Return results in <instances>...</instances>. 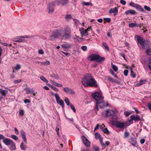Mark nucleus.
Wrapping results in <instances>:
<instances>
[{
    "label": "nucleus",
    "mask_w": 151,
    "mask_h": 151,
    "mask_svg": "<svg viewBox=\"0 0 151 151\" xmlns=\"http://www.w3.org/2000/svg\"><path fill=\"white\" fill-rule=\"evenodd\" d=\"M82 83L83 86L85 87L90 86L97 87H98L96 81L91 74H86L84 78L82 79Z\"/></svg>",
    "instance_id": "1"
},
{
    "label": "nucleus",
    "mask_w": 151,
    "mask_h": 151,
    "mask_svg": "<svg viewBox=\"0 0 151 151\" xmlns=\"http://www.w3.org/2000/svg\"><path fill=\"white\" fill-rule=\"evenodd\" d=\"M71 36V29L69 27L66 26L63 29L61 30V39L68 40L70 38Z\"/></svg>",
    "instance_id": "2"
},
{
    "label": "nucleus",
    "mask_w": 151,
    "mask_h": 151,
    "mask_svg": "<svg viewBox=\"0 0 151 151\" xmlns=\"http://www.w3.org/2000/svg\"><path fill=\"white\" fill-rule=\"evenodd\" d=\"M137 40L143 48L146 49L150 47V42L149 40H144L143 38L141 37H137Z\"/></svg>",
    "instance_id": "3"
},
{
    "label": "nucleus",
    "mask_w": 151,
    "mask_h": 151,
    "mask_svg": "<svg viewBox=\"0 0 151 151\" xmlns=\"http://www.w3.org/2000/svg\"><path fill=\"white\" fill-rule=\"evenodd\" d=\"M88 59L90 61L95 60L97 62H101L105 60V58L104 57H101L99 55L93 54L88 57Z\"/></svg>",
    "instance_id": "4"
},
{
    "label": "nucleus",
    "mask_w": 151,
    "mask_h": 151,
    "mask_svg": "<svg viewBox=\"0 0 151 151\" xmlns=\"http://www.w3.org/2000/svg\"><path fill=\"white\" fill-rule=\"evenodd\" d=\"M112 122L111 124L117 128L123 129L126 128L127 126V124L125 122H123L121 121H112Z\"/></svg>",
    "instance_id": "5"
},
{
    "label": "nucleus",
    "mask_w": 151,
    "mask_h": 151,
    "mask_svg": "<svg viewBox=\"0 0 151 151\" xmlns=\"http://www.w3.org/2000/svg\"><path fill=\"white\" fill-rule=\"evenodd\" d=\"M92 96L93 98L98 102V101L103 100V97L102 96L101 94L98 91H96L93 93Z\"/></svg>",
    "instance_id": "6"
},
{
    "label": "nucleus",
    "mask_w": 151,
    "mask_h": 151,
    "mask_svg": "<svg viewBox=\"0 0 151 151\" xmlns=\"http://www.w3.org/2000/svg\"><path fill=\"white\" fill-rule=\"evenodd\" d=\"M106 106L105 102L103 100H101L100 101H98L97 102L96 105L95 107V111L96 114H97V111L98 110V107L99 106L101 108H103Z\"/></svg>",
    "instance_id": "7"
},
{
    "label": "nucleus",
    "mask_w": 151,
    "mask_h": 151,
    "mask_svg": "<svg viewBox=\"0 0 151 151\" xmlns=\"http://www.w3.org/2000/svg\"><path fill=\"white\" fill-rule=\"evenodd\" d=\"M55 98L56 99V102L58 104H60L63 107H64V102L63 101L60 99V98L58 93H56L55 94Z\"/></svg>",
    "instance_id": "8"
},
{
    "label": "nucleus",
    "mask_w": 151,
    "mask_h": 151,
    "mask_svg": "<svg viewBox=\"0 0 151 151\" xmlns=\"http://www.w3.org/2000/svg\"><path fill=\"white\" fill-rule=\"evenodd\" d=\"M30 37V36H27V35H24L23 36H21L15 39V41L17 42H22L25 41L24 38H29Z\"/></svg>",
    "instance_id": "9"
},
{
    "label": "nucleus",
    "mask_w": 151,
    "mask_h": 151,
    "mask_svg": "<svg viewBox=\"0 0 151 151\" xmlns=\"http://www.w3.org/2000/svg\"><path fill=\"white\" fill-rule=\"evenodd\" d=\"M56 4L55 2H52L49 4L48 5V12L50 14L52 13L54 11V6Z\"/></svg>",
    "instance_id": "10"
},
{
    "label": "nucleus",
    "mask_w": 151,
    "mask_h": 151,
    "mask_svg": "<svg viewBox=\"0 0 151 151\" xmlns=\"http://www.w3.org/2000/svg\"><path fill=\"white\" fill-rule=\"evenodd\" d=\"M68 2V0H56L55 3L57 4V5L60 6L61 4L64 6Z\"/></svg>",
    "instance_id": "11"
},
{
    "label": "nucleus",
    "mask_w": 151,
    "mask_h": 151,
    "mask_svg": "<svg viewBox=\"0 0 151 151\" xmlns=\"http://www.w3.org/2000/svg\"><path fill=\"white\" fill-rule=\"evenodd\" d=\"M82 138L83 142L85 146L87 147H89L91 145L90 142L88 140V139L84 136L82 137Z\"/></svg>",
    "instance_id": "12"
},
{
    "label": "nucleus",
    "mask_w": 151,
    "mask_h": 151,
    "mask_svg": "<svg viewBox=\"0 0 151 151\" xmlns=\"http://www.w3.org/2000/svg\"><path fill=\"white\" fill-rule=\"evenodd\" d=\"M131 119L129 120L130 122L133 120L134 121H139L140 120V116L138 115H136L135 116L132 115L130 116Z\"/></svg>",
    "instance_id": "13"
},
{
    "label": "nucleus",
    "mask_w": 151,
    "mask_h": 151,
    "mask_svg": "<svg viewBox=\"0 0 151 151\" xmlns=\"http://www.w3.org/2000/svg\"><path fill=\"white\" fill-rule=\"evenodd\" d=\"M63 91L69 94H73L75 93V92L73 90L68 87L64 88H63Z\"/></svg>",
    "instance_id": "14"
},
{
    "label": "nucleus",
    "mask_w": 151,
    "mask_h": 151,
    "mask_svg": "<svg viewBox=\"0 0 151 151\" xmlns=\"http://www.w3.org/2000/svg\"><path fill=\"white\" fill-rule=\"evenodd\" d=\"M53 35L55 38H57L59 37L60 38L61 30H56L53 33Z\"/></svg>",
    "instance_id": "15"
},
{
    "label": "nucleus",
    "mask_w": 151,
    "mask_h": 151,
    "mask_svg": "<svg viewBox=\"0 0 151 151\" xmlns=\"http://www.w3.org/2000/svg\"><path fill=\"white\" fill-rule=\"evenodd\" d=\"M114 111L113 110H108L106 111V117L112 116L114 114Z\"/></svg>",
    "instance_id": "16"
},
{
    "label": "nucleus",
    "mask_w": 151,
    "mask_h": 151,
    "mask_svg": "<svg viewBox=\"0 0 151 151\" xmlns=\"http://www.w3.org/2000/svg\"><path fill=\"white\" fill-rule=\"evenodd\" d=\"M118 9L117 7H115L114 8H111L109 10V13H113L114 15H116L118 13Z\"/></svg>",
    "instance_id": "17"
},
{
    "label": "nucleus",
    "mask_w": 151,
    "mask_h": 151,
    "mask_svg": "<svg viewBox=\"0 0 151 151\" xmlns=\"http://www.w3.org/2000/svg\"><path fill=\"white\" fill-rule=\"evenodd\" d=\"M130 142L133 146L136 147L138 146L137 143L135 138H131L130 139Z\"/></svg>",
    "instance_id": "18"
},
{
    "label": "nucleus",
    "mask_w": 151,
    "mask_h": 151,
    "mask_svg": "<svg viewBox=\"0 0 151 151\" xmlns=\"http://www.w3.org/2000/svg\"><path fill=\"white\" fill-rule=\"evenodd\" d=\"M21 135L22 136V138H23L24 142H25V143L26 144L27 143V139L26 137V135L25 134V133L24 132V131L23 130H21Z\"/></svg>",
    "instance_id": "19"
},
{
    "label": "nucleus",
    "mask_w": 151,
    "mask_h": 151,
    "mask_svg": "<svg viewBox=\"0 0 151 151\" xmlns=\"http://www.w3.org/2000/svg\"><path fill=\"white\" fill-rule=\"evenodd\" d=\"M12 141L10 139L6 138H4L3 140V142L6 145H9Z\"/></svg>",
    "instance_id": "20"
},
{
    "label": "nucleus",
    "mask_w": 151,
    "mask_h": 151,
    "mask_svg": "<svg viewBox=\"0 0 151 151\" xmlns=\"http://www.w3.org/2000/svg\"><path fill=\"white\" fill-rule=\"evenodd\" d=\"M9 145V148L11 150H14L16 149L15 143L13 141Z\"/></svg>",
    "instance_id": "21"
},
{
    "label": "nucleus",
    "mask_w": 151,
    "mask_h": 151,
    "mask_svg": "<svg viewBox=\"0 0 151 151\" xmlns=\"http://www.w3.org/2000/svg\"><path fill=\"white\" fill-rule=\"evenodd\" d=\"M79 31L81 34V37H83V36L86 35H87V32L86 31V29H85L83 28H82L79 29Z\"/></svg>",
    "instance_id": "22"
},
{
    "label": "nucleus",
    "mask_w": 151,
    "mask_h": 151,
    "mask_svg": "<svg viewBox=\"0 0 151 151\" xmlns=\"http://www.w3.org/2000/svg\"><path fill=\"white\" fill-rule=\"evenodd\" d=\"M61 46L63 48H69L70 47V45L67 42H65L63 44L61 45Z\"/></svg>",
    "instance_id": "23"
},
{
    "label": "nucleus",
    "mask_w": 151,
    "mask_h": 151,
    "mask_svg": "<svg viewBox=\"0 0 151 151\" xmlns=\"http://www.w3.org/2000/svg\"><path fill=\"white\" fill-rule=\"evenodd\" d=\"M136 13L135 11L132 9H130L126 11L125 12V14L127 15L129 14H134Z\"/></svg>",
    "instance_id": "24"
},
{
    "label": "nucleus",
    "mask_w": 151,
    "mask_h": 151,
    "mask_svg": "<svg viewBox=\"0 0 151 151\" xmlns=\"http://www.w3.org/2000/svg\"><path fill=\"white\" fill-rule=\"evenodd\" d=\"M26 93L27 94H29L30 93H32L33 95L35 96V93H34V92L33 90L32 89H30L29 88H26Z\"/></svg>",
    "instance_id": "25"
},
{
    "label": "nucleus",
    "mask_w": 151,
    "mask_h": 151,
    "mask_svg": "<svg viewBox=\"0 0 151 151\" xmlns=\"http://www.w3.org/2000/svg\"><path fill=\"white\" fill-rule=\"evenodd\" d=\"M112 116L111 120H110V122L111 124L112 123V121H116V120L118 119V116L115 114V113Z\"/></svg>",
    "instance_id": "26"
},
{
    "label": "nucleus",
    "mask_w": 151,
    "mask_h": 151,
    "mask_svg": "<svg viewBox=\"0 0 151 151\" xmlns=\"http://www.w3.org/2000/svg\"><path fill=\"white\" fill-rule=\"evenodd\" d=\"M135 8H136L138 11L141 12H145L144 9L142 7V6L138 4H137Z\"/></svg>",
    "instance_id": "27"
},
{
    "label": "nucleus",
    "mask_w": 151,
    "mask_h": 151,
    "mask_svg": "<svg viewBox=\"0 0 151 151\" xmlns=\"http://www.w3.org/2000/svg\"><path fill=\"white\" fill-rule=\"evenodd\" d=\"M20 147L21 150H26L27 147L26 145H25L23 142H22L20 145Z\"/></svg>",
    "instance_id": "28"
},
{
    "label": "nucleus",
    "mask_w": 151,
    "mask_h": 151,
    "mask_svg": "<svg viewBox=\"0 0 151 151\" xmlns=\"http://www.w3.org/2000/svg\"><path fill=\"white\" fill-rule=\"evenodd\" d=\"M129 26L130 27H138L139 25L138 24L136 23H130L129 24Z\"/></svg>",
    "instance_id": "29"
},
{
    "label": "nucleus",
    "mask_w": 151,
    "mask_h": 151,
    "mask_svg": "<svg viewBox=\"0 0 151 151\" xmlns=\"http://www.w3.org/2000/svg\"><path fill=\"white\" fill-rule=\"evenodd\" d=\"M146 81L143 80H140L139 81V82L136 85V86H140L145 84V83Z\"/></svg>",
    "instance_id": "30"
},
{
    "label": "nucleus",
    "mask_w": 151,
    "mask_h": 151,
    "mask_svg": "<svg viewBox=\"0 0 151 151\" xmlns=\"http://www.w3.org/2000/svg\"><path fill=\"white\" fill-rule=\"evenodd\" d=\"M40 79L46 83L48 82V80L44 76H41L40 77Z\"/></svg>",
    "instance_id": "31"
},
{
    "label": "nucleus",
    "mask_w": 151,
    "mask_h": 151,
    "mask_svg": "<svg viewBox=\"0 0 151 151\" xmlns=\"http://www.w3.org/2000/svg\"><path fill=\"white\" fill-rule=\"evenodd\" d=\"M8 91L6 90H1V93L3 96H6V93L8 92Z\"/></svg>",
    "instance_id": "32"
},
{
    "label": "nucleus",
    "mask_w": 151,
    "mask_h": 151,
    "mask_svg": "<svg viewBox=\"0 0 151 151\" xmlns=\"http://www.w3.org/2000/svg\"><path fill=\"white\" fill-rule=\"evenodd\" d=\"M64 101L65 103L66 104L67 106H69L70 105V104L68 99L67 98H65V99Z\"/></svg>",
    "instance_id": "33"
},
{
    "label": "nucleus",
    "mask_w": 151,
    "mask_h": 151,
    "mask_svg": "<svg viewBox=\"0 0 151 151\" xmlns=\"http://www.w3.org/2000/svg\"><path fill=\"white\" fill-rule=\"evenodd\" d=\"M112 67L114 70L115 72H117L118 70V68L115 65L112 64Z\"/></svg>",
    "instance_id": "34"
},
{
    "label": "nucleus",
    "mask_w": 151,
    "mask_h": 151,
    "mask_svg": "<svg viewBox=\"0 0 151 151\" xmlns=\"http://www.w3.org/2000/svg\"><path fill=\"white\" fill-rule=\"evenodd\" d=\"M129 134V132H125L124 133V138H126L128 137Z\"/></svg>",
    "instance_id": "35"
},
{
    "label": "nucleus",
    "mask_w": 151,
    "mask_h": 151,
    "mask_svg": "<svg viewBox=\"0 0 151 151\" xmlns=\"http://www.w3.org/2000/svg\"><path fill=\"white\" fill-rule=\"evenodd\" d=\"M99 140L100 141V143L101 145L102 146H105V145H104V143L103 142V139L102 137H100L99 138Z\"/></svg>",
    "instance_id": "36"
},
{
    "label": "nucleus",
    "mask_w": 151,
    "mask_h": 151,
    "mask_svg": "<svg viewBox=\"0 0 151 151\" xmlns=\"http://www.w3.org/2000/svg\"><path fill=\"white\" fill-rule=\"evenodd\" d=\"M95 138L97 139L99 138V139L101 137L100 134L97 132L95 133Z\"/></svg>",
    "instance_id": "37"
},
{
    "label": "nucleus",
    "mask_w": 151,
    "mask_h": 151,
    "mask_svg": "<svg viewBox=\"0 0 151 151\" xmlns=\"http://www.w3.org/2000/svg\"><path fill=\"white\" fill-rule=\"evenodd\" d=\"M130 72H131V76L133 77V78H134L135 77V75L134 74V72L133 71L132 68H131L130 69Z\"/></svg>",
    "instance_id": "38"
},
{
    "label": "nucleus",
    "mask_w": 151,
    "mask_h": 151,
    "mask_svg": "<svg viewBox=\"0 0 151 151\" xmlns=\"http://www.w3.org/2000/svg\"><path fill=\"white\" fill-rule=\"evenodd\" d=\"M93 150L95 151H99V147L98 146H93Z\"/></svg>",
    "instance_id": "39"
},
{
    "label": "nucleus",
    "mask_w": 151,
    "mask_h": 151,
    "mask_svg": "<svg viewBox=\"0 0 151 151\" xmlns=\"http://www.w3.org/2000/svg\"><path fill=\"white\" fill-rule=\"evenodd\" d=\"M103 46L105 48V49H106V50L109 51V49L108 46L107 45V44L105 43H104L103 44Z\"/></svg>",
    "instance_id": "40"
},
{
    "label": "nucleus",
    "mask_w": 151,
    "mask_h": 151,
    "mask_svg": "<svg viewBox=\"0 0 151 151\" xmlns=\"http://www.w3.org/2000/svg\"><path fill=\"white\" fill-rule=\"evenodd\" d=\"M65 18L67 19H71L72 17L70 14H67L65 15Z\"/></svg>",
    "instance_id": "41"
},
{
    "label": "nucleus",
    "mask_w": 151,
    "mask_h": 151,
    "mask_svg": "<svg viewBox=\"0 0 151 151\" xmlns=\"http://www.w3.org/2000/svg\"><path fill=\"white\" fill-rule=\"evenodd\" d=\"M132 113V111H130L129 112L128 111H125L124 113V114L126 116H128L131 114Z\"/></svg>",
    "instance_id": "42"
},
{
    "label": "nucleus",
    "mask_w": 151,
    "mask_h": 151,
    "mask_svg": "<svg viewBox=\"0 0 151 151\" xmlns=\"http://www.w3.org/2000/svg\"><path fill=\"white\" fill-rule=\"evenodd\" d=\"M137 4L134 3L133 2H131L129 4V5L132 6V7H135Z\"/></svg>",
    "instance_id": "43"
},
{
    "label": "nucleus",
    "mask_w": 151,
    "mask_h": 151,
    "mask_svg": "<svg viewBox=\"0 0 151 151\" xmlns=\"http://www.w3.org/2000/svg\"><path fill=\"white\" fill-rule=\"evenodd\" d=\"M103 131L104 132V133L109 134L110 133L108 131L107 128H104L103 130Z\"/></svg>",
    "instance_id": "44"
},
{
    "label": "nucleus",
    "mask_w": 151,
    "mask_h": 151,
    "mask_svg": "<svg viewBox=\"0 0 151 151\" xmlns=\"http://www.w3.org/2000/svg\"><path fill=\"white\" fill-rule=\"evenodd\" d=\"M11 137L12 139L15 140H17L18 139V137L14 135H11Z\"/></svg>",
    "instance_id": "45"
},
{
    "label": "nucleus",
    "mask_w": 151,
    "mask_h": 151,
    "mask_svg": "<svg viewBox=\"0 0 151 151\" xmlns=\"http://www.w3.org/2000/svg\"><path fill=\"white\" fill-rule=\"evenodd\" d=\"M51 88L54 91L56 92H58L59 91L58 89L57 88L53 86H51Z\"/></svg>",
    "instance_id": "46"
},
{
    "label": "nucleus",
    "mask_w": 151,
    "mask_h": 151,
    "mask_svg": "<svg viewBox=\"0 0 151 151\" xmlns=\"http://www.w3.org/2000/svg\"><path fill=\"white\" fill-rule=\"evenodd\" d=\"M111 73L112 75L114 76L116 78H118V77L117 76V75L115 74L113 71L112 70H111Z\"/></svg>",
    "instance_id": "47"
},
{
    "label": "nucleus",
    "mask_w": 151,
    "mask_h": 151,
    "mask_svg": "<svg viewBox=\"0 0 151 151\" xmlns=\"http://www.w3.org/2000/svg\"><path fill=\"white\" fill-rule=\"evenodd\" d=\"M20 68L21 66L20 65L18 64H17L16 66L15 67V69L17 70H18Z\"/></svg>",
    "instance_id": "48"
},
{
    "label": "nucleus",
    "mask_w": 151,
    "mask_h": 151,
    "mask_svg": "<svg viewBox=\"0 0 151 151\" xmlns=\"http://www.w3.org/2000/svg\"><path fill=\"white\" fill-rule=\"evenodd\" d=\"M104 19L105 20V21H104V23H106V22L109 23L110 22L111 20V19L110 18H105Z\"/></svg>",
    "instance_id": "49"
},
{
    "label": "nucleus",
    "mask_w": 151,
    "mask_h": 151,
    "mask_svg": "<svg viewBox=\"0 0 151 151\" xmlns=\"http://www.w3.org/2000/svg\"><path fill=\"white\" fill-rule=\"evenodd\" d=\"M146 54L148 55H151V50H146Z\"/></svg>",
    "instance_id": "50"
},
{
    "label": "nucleus",
    "mask_w": 151,
    "mask_h": 151,
    "mask_svg": "<svg viewBox=\"0 0 151 151\" xmlns=\"http://www.w3.org/2000/svg\"><path fill=\"white\" fill-rule=\"evenodd\" d=\"M40 64H43V65H48L50 64V63L49 61H46L45 62H44V63L41 62L40 63Z\"/></svg>",
    "instance_id": "51"
},
{
    "label": "nucleus",
    "mask_w": 151,
    "mask_h": 151,
    "mask_svg": "<svg viewBox=\"0 0 151 151\" xmlns=\"http://www.w3.org/2000/svg\"><path fill=\"white\" fill-rule=\"evenodd\" d=\"M70 106L71 109H72V110L74 112H76V109H75L74 106H73V105L71 104H70Z\"/></svg>",
    "instance_id": "52"
},
{
    "label": "nucleus",
    "mask_w": 151,
    "mask_h": 151,
    "mask_svg": "<svg viewBox=\"0 0 151 151\" xmlns=\"http://www.w3.org/2000/svg\"><path fill=\"white\" fill-rule=\"evenodd\" d=\"M81 49L84 51H85L87 50V47L86 46H83L81 47Z\"/></svg>",
    "instance_id": "53"
},
{
    "label": "nucleus",
    "mask_w": 151,
    "mask_h": 151,
    "mask_svg": "<svg viewBox=\"0 0 151 151\" xmlns=\"http://www.w3.org/2000/svg\"><path fill=\"white\" fill-rule=\"evenodd\" d=\"M144 8L145 10L149 11L151 10V9L149 7L147 6H144Z\"/></svg>",
    "instance_id": "54"
},
{
    "label": "nucleus",
    "mask_w": 151,
    "mask_h": 151,
    "mask_svg": "<svg viewBox=\"0 0 151 151\" xmlns=\"http://www.w3.org/2000/svg\"><path fill=\"white\" fill-rule=\"evenodd\" d=\"M51 83H52L55 86H57L58 83L56 82H55L54 81L51 80Z\"/></svg>",
    "instance_id": "55"
},
{
    "label": "nucleus",
    "mask_w": 151,
    "mask_h": 151,
    "mask_svg": "<svg viewBox=\"0 0 151 151\" xmlns=\"http://www.w3.org/2000/svg\"><path fill=\"white\" fill-rule=\"evenodd\" d=\"M82 4L83 5L88 6L90 5V3L89 2H83Z\"/></svg>",
    "instance_id": "56"
},
{
    "label": "nucleus",
    "mask_w": 151,
    "mask_h": 151,
    "mask_svg": "<svg viewBox=\"0 0 151 151\" xmlns=\"http://www.w3.org/2000/svg\"><path fill=\"white\" fill-rule=\"evenodd\" d=\"M120 3L121 4L124 5L126 4V1L124 0H120Z\"/></svg>",
    "instance_id": "57"
},
{
    "label": "nucleus",
    "mask_w": 151,
    "mask_h": 151,
    "mask_svg": "<svg viewBox=\"0 0 151 151\" xmlns=\"http://www.w3.org/2000/svg\"><path fill=\"white\" fill-rule=\"evenodd\" d=\"M2 45H3L4 46L6 47H9L11 46L12 45L11 44H8L6 43H2Z\"/></svg>",
    "instance_id": "58"
},
{
    "label": "nucleus",
    "mask_w": 151,
    "mask_h": 151,
    "mask_svg": "<svg viewBox=\"0 0 151 151\" xmlns=\"http://www.w3.org/2000/svg\"><path fill=\"white\" fill-rule=\"evenodd\" d=\"M22 81L21 80H15L14 81V83H20Z\"/></svg>",
    "instance_id": "59"
},
{
    "label": "nucleus",
    "mask_w": 151,
    "mask_h": 151,
    "mask_svg": "<svg viewBox=\"0 0 151 151\" xmlns=\"http://www.w3.org/2000/svg\"><path fill=\"white\" fill-rule=\"evenodd\" d=\"M147 106L148 108L151 111V102H149L148 103Z\"/></svg>",
    "instance_id": "60"
},
{
    "label": "nucleus",
    "mask_w": 151,
    "mask_h": 151,
    "mask_svg": "<svg viewBox=\"0 0 151 151\" xmlns=\"http://www.w3.org/2000/svg\"><path fill=\"white\" fill-rule=\"evenodd\" d=\"M128 71L127 70H125L124 71V75L125 76H127L128 75Z\"/></svg>",
    "instance_id": "61"
},
{
    "label": "nucleus",
    "mask_w": 151,
    "mask_h": 151,
    "mask_svg": "<svg viewBox=\"0 0 151 151\" xmlns=\"http://www.w3.org/2000/svg\"><path fill=\"white\" fill-rule=\"evenodd\" d=\"M38 53L40 54H42L44 53V51L40 49L38 51Z\"/></svg>",
    "instance_id": "62"
},
{
    "label": "nucleus",
    "mask_w": 151,
    "mask_h": 151,
    "mask_svg": "<svg viewBox=\"0 0 151 151\" xmlns=\"http://www.w3.org/2000/svg\"><path fill=\"white\" fill-rule=\"evenodd\" d=\"M20 115L21 116H22L24 114V111L23 110H21L19 113Z\"/></svg>",
    "instance_id": "63"
},
{
    "label": "nucleus",
    "mask_w": 151,
    "mask_h": 151,
    "mask_svg": "<svg viewBox=\"0 0 151 151\" xmlns=\"http://www.w3.org/2000/svg\"><path fill=\"white\" fill-rule=\"evenodd\" d=\"M24 101L25 103H29L30 102V101L29 99H25L24 100Z\"/></svg>",
    "instance_id": "64"
}]
</instances>
